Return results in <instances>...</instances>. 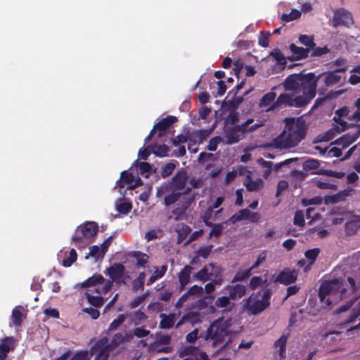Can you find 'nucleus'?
<instances>
[{"label": "nucleus", "mask_w": 360, "mask_h": 360, "mask_svg": "<svg viewBox=\"0 0 360 360\" xmlns=\"http://www.w3.org/2000/svg\"><path fill=\"white\" fill-rule=\"evenodd\" d=\"M98 231V225L95 221H86L77 227L72 242L77 246L81 247L90 242Z\"/></svg>", "instance_id": "2"}, {"label": "nucleus", "mask_w": 360, "mask_h": 360, "mask_svg": "<svg viewBox=\"0 0 360 360\" xmlns=\"http://www.w3.org/2000/svg\"><path fill=\"white\" fill-rule=\"evenodd\" d=\"M243 184L248 191L255 192L263 188L264 181L261 178L252 180L250 176H248Z\"/></svg>", "instance_id": "27"}, {"label": "nucleus", "mask_w": 360, "mask_h": 360, "mask_svg": "<svg viewBox=\"0 0 360 360\" xmlns=\"http://www.w3.org/2000/svg\"><path fill=\"white\" fill-rule=\"evenodd\" d=\"M160 317L162 320L160 323V327L164 329L171 328L174 324V315L169 314L166 315L165 314H161Z\"/></svg>", "instance_id": "35"}, {"label": "nucleus", "mask_w": 360, "mask_h": 360, "mask_svg": "<svg viewBox=\"0 0 360 360\" xmlns=\"http://www.w3.org/2000/svg\"><path fill=\"white\" fill-rule=\"evenodd\" d=\"M108 275L111 278L112 283L125 284L124 276L125 273V267L120 263H115L106 269Z\"/></svg>", "instance_id": "12"}, {"label": "nucleus", "mask_w": 360, "mask_h": 360, "mask_svg": "<svg viewBox=\"0 0 360 360\" xmlns=\"http://www.w3.org/2000/svg\"><path fill=\"white\" fill-rule=\"evenodd\" d=\"M91 354L89 353L88 350H79L76 352L70 360H90Z\"/></svg>", "instance_id": "57"}, {"label": "nucleus", "mask_w": 360, "mask_h": 360, "mask_svg": "<svg viewBox=\"0 0 360 360\" xmlns=\"http://www.w3.org/2000/svg\"><path fill=\"white\" fill-rule=\"evenodd\" d=\"M189 204L187 202H183L181 206L174 209L172 210L175 221H180L183 219L186 215L187 209L188 208Z\"/></svg>", "instance_id": "34"}, {"label": "nucleus", "mask_w": 360, "mask_h": 360, "mask_svg": "<svg viewBox=\"0 0 360 360\" xmlns=\"http://www.w3.org/2000/svg\"><path fill=\"white\" fill-rule=\"evenodd\" d=\"M299 41L304 45L307 47L306 49H309V52H311V49H314L316 46L313 36L301 34L299 37Z\"/></svg>", "instance_id": "41"}, {"label": "nucleus", "mask_w": 360, "mask_h": 360, "mask_svg": "<svg viewBox=\"0 0 360 360\" xmlns=\"http://www.w3.org/2000/svg\"><path fill=\"white\" fill-rule=\"evenodd\" d=\"M177 120L176 117L172 115H167L156 123L153 129L157 133L158 137L166 135L169 128Z\"/></svg>", "instance_id": "13"}, {"label": "nucleus", "mask_w": 360, "mask_h": 360, "mask_svg": "<svg viewBox=\"0 0 360 360\" xmlns=\"http://www.w3.org/2000/svg\"><path fill=\"white\" fill-rule=\"evenodd\" d=\"M269 146L275 149L290 148L287 143L284 132L276 136L270 143Z\"/></svg>", "instance_id": "29"}, {"label": "nucleus", "mask_w": 360, "mask_h": 360, "mask_svg": "<svg viewBox=\"0 0 360 360\" xmlns=\"http://www.w3.org/2000/svg\"><path fill=\"white\" fill-rule=\"evenodd\" d=\"M345 71V68H338L333 71L328 72L326 74L325 77V84L327 86H333L340 82L341 76L338 74L339 72H344Z\"/></svg>", "instance_id": "25"}, {"label": "nucleus", "mask_w": 360, "mask_h": 360, "mask_svg": "<svg viewBox=\"0 0 360 360\" xmlns=\"http://www.w3.org/2000/svg\"><path fill=\"white\" fill-rule=\"evenodd\" d=\"M89 255L95 258L96 262H101L105 257L104 252L98 245H92L89 248Z\"/></svg>", "instance_id": "39"}, {"label": "nucleus", "mask_w": 360, "mask_h": 360, "mask_svg": "<svg viewBox=\"0 0 360 360\" xmlns=\"http://www.w3.org/2000/svg\"><path fill=\"white\" fill-rule=\"evenodd\" d=\"M149 292H146L140 296L136 297L133 300H131L129 304V307L130 309H134L137 307L139 304H141L148 296Z\"/></svg>", "instance_id": "59"}, {"label": "nucleus", "mask_w": 360, "mask_h": 360, "mask_svg": "<svg viewBox=\"0 0 360 360\" xmlns=\"http://www.w3.org/2000/svg\"><path fill=\"white\" fill-rule=\"evenodd\" d=\"M288 335L283 334L274 342V347L279 348V355L281 358L285 357L286 342Z\"/></svg>", "instance_id": "32"}, {"label": "nucleus", "mask_w": 360, "mask_h": 360, "mask_svg": "<svg viewBox=\"0 0 360 360\" xmlns=\"http://www.w3.org/2000/svg\"><path fill=\"white\" fill-rule=\"evenodd\" d=\"M360 316V306L352 308L349 316L345 321V323L354 322Z\"/></svg>", "instance_id": "64"}, {"label": "nucleus", "mask_w": 360, "mask_h": 360, "mask_svg": "<svg viewBox=\"0 0 360 360\" xmlns=\"http://www.w3.org/2000/svg\"><path fill=\"white\" fill-rule=\"evenodd\" d=\"M330 52V49L327 46L323 47H316V46L314 49H311L310 56L311 57H319Z\"/></svg>", "instance_id": "56"}, {"label": "nucleus", "mask_w": 360, "mask_h": 360, "mask_svg": "<svg viewBox=\"0 0 360 360\" xmlns=\"http://www.w3.org/2000/svg\"><path fill=\"white\" fill-rule=\"evenodd\" d=\"M339 288L340 282L338 279H334L330 282L321 284L319 290L320 301L326 306H330L332 302L330 299L326 297L335 292Z\"/></svg>", "instance_id": "7"}, {"label": "nucleus", "mask_w": 360, "mask_h": 360, "mask_svg": "<svg viewBox=\"0 0 360 360\" xmlns=\"http://www.w3.org/2000/svg\"><path fill=\"white\" fill-rule=\"evenodd\" d=\"M301 16V13L298 10L293 9L290 13H283L281 15V20L285 22H290L298 19Z\"/></svg>", "instance_id": "54"}, {"label": "nucleus", "mask_w": 360, "mask_h": 360, "mask_svg": "<svg viewBox=\"0 0 360 360\" xmlns=\"http://www.w3.org/2000/svg\"><path fill=\"white\" fill-rule=\"evenodd\" d=\"M345 226L347 235H354L360 227V216H354L351 220L346 222Z\"/></svg>", "instance_id": "28"}, {"label": "nucleus", "mask_w": 360, "mask_h": 360, "mask_svg": "<svg viewBox=\"0 0 360 360\" xmlns=\"http://www.w3.org/2000/svg\"><path fill=\"white\" fill-rule=\"evenodd\" d=\"M292 96H290L288 94H281L278 96L277 99L274 103H273L271 106L264 110L265 112H269L270 111H274L278 107L281 106H289L292 107Z\"/></svg>", "instance_id": "19"}, {"label": "nucleus", "mask_w": 360, "mask_h": 360, "mask_svg": "<svg viewBox=\"0 0 360 360\" xmlns=\"http://www.w3.org/2000/svg\"><path fill=\"white\" fill-rule=\"evenodd\" d=\"M193 269V268L191 266L186 265L178 274L180 291L184 290L185 287L190 283Z\"/></svg>", "instance_id": "22"}, {"label": "nucleus", "mask_w": 360, "mask_h": 360, "mask_svg": "<svg viewBox=\"0 0 360 360\" xmlns=\"http://www.w3.org/2000/svg\"><path fill=\"white\" fill-rule=\"evenodd\" d=\"M152 153L158 157L164 158L168 156V152L169 148L165 144H161L159 146H153L152 147Z\"/></svg>", "instance_id": "40"}, {"label": "nucleus", "mask_w": 360, "mask_h": 360, "mask_svg": "<svg viewBox=\"0 0 360 360\" xmlns=\"http://www.w3.org/2000/svg\"><path fill=\"white\" fill-rule=\"evenodd\" d=\"M271 56H272L274 59L281 65H285L287 62L286 59L283 54V53L278 49H274L271 53Z\"/></svg>", "instance_id": "60"}, {"label": "nucleus", "mask_w": 360, "mask_h": 360, "mask_svg": "<svg viewBox=\"0 0 360 360\" xmlns=\"http://www.w3.org/2000/svg\"><path fill=\"white\" fill-rule=\"evenodd\" d=\"M349 193L346 190H344L343 191H340L338 193L329 196L330 201L332 203H336L339 201L345 200V197L349 195Z\"/></svg>", "instance_id": "63"}, {"label": "nucleus", "mask_w": 360, "mask_h": 360, "mask_svg": "<svg viewBox=\"0 0 360 360\" xmlns=\"http://www.w3.org/2000/svg\"><path fill=\"white\" fill-rule=\"evenodd\" d=\"M245 136L241 132L237 125L226 127L225 129V138L229 144L236 143L243 140Z\"/></svg>", "instance_id": "17"}, {"label": "nucleus", "mask_w": 360, "mask_h": 360, "mask_svg": "<svg viewBox=\"0 0 360 360\" xmlns=\"http://www.w3.org/2000/svg\"><path fill=\"white\" fill-rule=\"evenodd\" d=\"M289 49L292 53V56L288 58L291 60H299L307 58L309 55V49H305L296 46L294 44H291Z\"/></svg>", "instance_id": "21"}, {"label": "nucleus", "mask_w": 360, "mask_h": 360, "mask_svg": "<svg viewBox=\"0 0 360 360\" xmlns=\"http://www.w3.org/2000/svg\"><path fill=\"white\" fill-rule=\"evenodd\" d=\"M176 168V164L173 162H169L167 163L165 165H164L160 170V174L162 178H166L169 176H170L174 169Z\"/></svg>", "instance_id": "52"}, {"label": "nucleus", "mask_w": 360, "mask_h": 360, "mask_svg": "<svg viewBox=\"0 0 360 360\" xmlns=\"http://www.w3.org/2000/svg\"><path fill=\"white\" fill-rule=\"evenodd\" d=\"M226 292L231 300H238L241 299L247 292V287L243 284L227 285L224 289Z\"/></svg>", "instance_id": "14"}, {"label": "nucleus", "mask_w": 360, "mask_h": 360, "mask_svg": "<svg viewBox=\"0 0 360 360\" xmlns=\"http://www.w3.org/2000/svg\"><path fill=\"white\" fill-rule=\"evenodd\" d=\"M77 254L75 249H72L68 257L63 260V266L65 267H70L74 262L77 261Z\"/></svg>", "instance_id": "49"}, {"label": "nucleus", "mask_w": 360, "mask_h": 360, "mask_svg": "<svg viewBox=\"0 0 360 360\" xmlns=\"http://www.w3.org/2000/svg\"><path fill=\"white\" fill-rule=\"evenodd\" d=\"M15 348V340L12 336L0 340V360H6L8 354Z\"/></svg>", "instance_id": "16"}, {"label": "nucleus", "mask_w": 360, "mask_h": 360, "mask_svg": "<svg viewBox=\"0 0 360 360\" xmlns=\"http://www.w3.org/2000/svg\"><path fill=\"white\" fill-rule=\"evenodd\" d=\"M332 22L334 27L340 25L350 27L354 22L352 13L344 8H340L334 11Z\"/></svg>", "instance_id": "5"}, {"label": "nucleus", "mask_w": 360, "mask_h": 360, "mask_svg": "<svg viewBox=\"0 0 360 360\" xmlns=\"http://www.w3.org/2000/svg\"><path fill=\"white\" fill-rule=\"evenodd\" d=\"M310 101L304 96H298L295 98L292 97V107L302 108L307 105Z\"/></svg>", "instance_id": "58"}, {"label": "nucleus", "mask_w": 360, "mask_h": 360, "mask_svg": "<svg viewBox=\"0 0 360 360\" xmlns=\"http://www.w3.org/2000/svg\"><path fill=\"white\" fill-rule=\"evenodd\" d=\"M240 121L239 113L237 112H231L226 119L227 127L238 125Z\"/></svg>", "instance_id": "51"}, {"label": "nucleus", "mask_w": 360, "mask_h": 360, "mask_svg": "<svg viewBox=\"0 0 360 360\" xmlns=\"http://www.w3.org/2000/svg\"><path fill=\"white\" fill-rule=\"evenodd\" d=\"M320 162L318 160L309 158L303 162V169L306 172L312 171L315 172L318 170Z\"/></svg>", "instance_id": "38"}, {"label": "nucleus", "mask_w": 360, "mask_h": 360, "mask_svg": "<svg viewBox=\"0 0 360 360\" xmlns=\"http://www.w3.org/2000/svg\"><path fill=\"white\" fill-rule=\"evenodd\" d=\"M333 120L338 124L340 125L339 126H336L335 127V130L338 131V132H341V131H343L345 130H346L347 129L351 127H354V124H349L346 121L343 120L342 119V117H336V116H334L333 117Z\"/></svg>", "instance_id": "44"}, {"label": "nucleus", "mask_w": 360, "mask_h": 360, "mask_svg": "<svg viewBox=\"0 0 360 360\" xmlns=\"http://www.w3.org/2000/svg\"><path fill=\"white\" fill-rule=\"evenodd\" d=\"M349 136H347V134H345L340 138L336 139L333 144H335L338 146H342V148H347L349 145H351L352 143L350 142Z\"/></svg>", "instance_id": "62"}, {"label": "nucleus", "mask_w": 360, "mask_h": 360, "mask_svg": "<svg viewBox=\"0 0 360 360\" xmlns=\"http://www.w3.org/2000/svg\"><path fill=\"white\" fill-rule=\"evenodd\" d=\"M221 269L216 266L213 263H210L207 266H205L198 272L194 274L193 277L203 283L209 281L212 276L218 277L221 274Z\"/></svg>", "instance_id": "9"}, {"label": "nucleus", "mask_w": 360, "mask_h": 360, "mask_svg": "<svg viewBox=\"0 0 360 360\" xmlns=\"http://www.w3.org/2000/svg\"><path fill=\"white\" fill-rule=\"evenodd\" d=\"M191 229L189 226L181 224L179 227L176 229V232L178 233V240L179 241L184 240L187 236L191 233Z\"/></svg>", "instance_id": "42"}, {"label": "nucleus", "mask_w": 360, "mask_h": 360, "mask_svg": "<svg viewBox=\"0 0 360 360\" xmlns=\"http://www.w3.org/2000/svg\"><path fill=\"white\" fill-rule=\"evenodd\" d=\"M276 97V94L274 91H270L266 94H265L262 98L259 101V105L260 108H268L271 105L274 103V100Z\"/></svg>", "instance_id": "30"}, {"label": "nucleus", "mask_w": 360, "mask_h": 360, "mask_svg": "<svg viewBox=\"0 0 360 360\" xmlns=\"http://www.w3.org/2000/svg\"><path fill=\"white\" fill-rule=\"evenodd\" d=\"M319 252V248L310 249L305 252L304 255L309 261V265L305 267L304 271H307L310 269V266L315 262Z\"/></svg>", "instance_id": "33"}, {"label": "nucleus", "mask_w": 360, "mask_h": 360, "mask_svg": "<svg viewBox=\"0 0 360 360\" xmlns=\"http://www.w3.org/2000/svg\"><path fill=\"white\" fill-rule=\"evenodd\" d=\"M136 259V265L139 267H145L148 262V255L139 251L134 252L132 255Z\"/></svg>", "instance_id": "45"}, {"label": "nucleus", "mask_w": 360, "mask_h": 360, "mask_svg": "<svg viewBox=\"0 0 360 360\" xmlns=\"http://www.w3.org/2000/svg\"><path fill=\"white\" fill-rule=\"evenodd\" d=\"M141 183V180L139 178L136 180L132 173L124 171L121 173L120 179L116 182V187H119L120 193H122V189L125 186L129 190H133L139 186Z\"/></svg>", "instance_id": "8"}, {"label": "nucleus", "mask_w": 360, "mask_h": 360, "mask_svg": "<svg viewBox=\"0 0 360 360\" xmlns=\"http://www.w3.org/2000/svg\"><path fill=\"white\" fill-rule=\"evenodd\" d=\"M147 319L148 316L141 310H137L133 313V321L135 326L141 325Z\"/></svg>", "instance_id": "50"}, {"label": "nucleus", "mask_w": 360, "mask_h": 360, "mask_svg": "<svg viewBox=\"0 0 360 360\" xmlns=\"http://www.w3.org/2000/svg\"><path fill=\"white\" fill-rule=\"evenodd\" d=\"M306 75L292 74L288 75L284 82L283 86L287 91H292L295 93L300 92V86L305 78Z\"/></svg>", "instance_id": "11"}, {"label": "nucleus", "mask_w": 360, "mask_h": 360, "mask_svg": "<svg viewBox=\"0 0 360 360\" xmlns=\"http://www.w3.org/2000/svg\"><path fill=\"white\" fill-rule=\"evenodd\" d=\"M317 86V79L314 74L309 73L306 75L304 81L300 86V91L308 101H311L316 96Z\"/></svg>", "instance_id": "6"}, {"label": "nucleus", "mask_w": 360, "mask_h": 360, "mask_svg": "<svg viewBox=\"0 0 360 360\" xmlns=\"http://www.w3.org/2000/svg\"><path fill=\"white\" fill-rule=\"evenodd\" d=\"M253 118H248L245 122L238 124L237 127L241 129V132L245 136L247 134L253 132L262 127V123H255Z\"/></svg>", "instance_id": "24"}, {"label": "nucleus", "mask_w": 360, "mask_h": 360, "mask_svg": "<svg viewBox=\"0 0 360 360\" xmlns=\"http://www.w3.org/2000/svg\"><path fill=\"white\" fill-rule=\"evenodd\" d=\"M230 326V320L218 319L210 324L205 333H200V337L212 341V345L215 347L221 343L224 338L229 335Z\"/></svg>", "instance_id": "1"}, {"label": "nucleus", "mask_w": 360, "mask_h": 360, "mask_svg": "<svg viewBox=\"0 0 360 360\" xmlns=\"http://www.w3.org/2000/svg\"><path fill=\"white\" fill-rule=\"evenodd\" d=\"M105 280L104 277L101 274H95L92 276L89 277L85 281L82 283V287L83 288H89L93 287L92 289L94 291H96V288H99L98 285L105 284Z\"/></svg>", "instance_id": "26"}, {"label": "nucleus", "mask_w": 360, "mask_h": 360, "mask_svg": "<svg viewBox=\"0 0 360 360\" xmlns=\"http://www.w3.org/2000/svg\"><path fill=\"white\" fill-rule=\"evenodd\" d=\"M311 174L325 175L328 176L335 177L337 179H342L345 176L342 172H335L330 169H319L315 172H311Z\"/></svg>", "instance_id": "36"}, {"label": "nucleus", "mask_w": 360, "mask_h": 360, "mask_svg": "<svg viewBox=\"0 0 360 360\" xmlns=\"http://www.w3.org/2000/svg\"><path fill=\"white\" fill-rule=\"evenodd\" d=\"M150 349L151 351L157 353L168 354L173 351V347L172 346L160 345L153 343L150 344Z\"/></svg>", "instance_id": "47"}, {"label": "nucleus", "mask_w": 360, "mask_h": 360, "mask_svg": "<svg viewBox=\"0 0 360 360\" xmlns=\"http://www.w3.org/2000/svg\"><path fill=\"white\" fill-rule=\"evenodd\" d=\"M290 148H293L304 139L307 133L303 122H297L288 127L287 131H283Z\"/></svg>", "instance_id": "3"}, {"label": "nucleus", "mask_w": 360, "mask_h": 360, "mask_svg": "<svg viewBox=\"0 0 360 360\" xmlns=\"http://www.w3.org/2000/svg\"><path fill=\"white\" fill-rule=\"evenodd\" d=\"M229 297V295H223L217 297L214 301V306L217 308L222 309L223 312H230L231 311L236 304Z\"/></svg>", "instance_id": "20"}, {"label": "nucleus", "mask_w": 360, "mask_h": 360, "mask_svg": "<svg viewBox=\"0 0 360 360\" xmlns=\"http://www.w3.org/2000/svg\"><path fill=\"white\" fill-rule=\"evenodd\" d=\"M23 313L21 307H16L12 310L11 319L14 326H20L22 324Z\"/></svg>", "instance_id": "37"}, {"label": "nucleus", "mask_w": 360, "mask_h": 360, "mask_svg": "<svg viewBox=\"0 0 360 360\" xmlns=\"http://www.w3.org/2000/svg\"><path fill=\"white\" fill-rule=\"evenodd\" d=\"M188 176L185 171H178L172 178L170 187L174 191H182L186 185Z\"/></svg>", "instance_id": "18"}, {"label": "nucleus", "mask_w": 360, "mask_h": 360, "mask_svg": "<svg viewBox=\"0 0 360 360\" xmlns=\"http://www.w3.org/2000/svg\"><path fill=\"white\" fill-rule=\"evenodd\" d=\"M126 319V316L124 314H120L115 319H114L111 323L110 324L108 328V333L110 331H113L117 330L121 324H122Z\"/></svg>", "instance_id": "46"}, {"label": "nucleus", "mask_w": 360, "mask_h": 360, "mask_svg": "<svg viewBox=\"0 0 360 360\" xmlns=\"http://www.w3.org/2000/svg\"><path fill=\"white\" fill-rule=\"evenodd\" d=\"M341 93V91H337V92H335V93H333V94H328L325 97H323V98H318L315 103H314V105L313 106V108H318L319 106H322L324 105L326 101L328 99V98H334V97H336L337 96L340 95Z\"/></svg>", "instance_id": "61"}, {"label": "nucleus", "mask_w": 360, "mask_h": 360, "mask_svg": "<svg viewBox=\"0 0 360 360\" xmlns=\"http://www.w3.org/2000/svg\"><path fill=\"white\" fill-rule=\"evenodd\" d=\"M210 227H212V229L209 233V238L212 237H219L221 235L224 226L223 224H213Z\"/></svg>", "instance_id": "53"}, {"label": "nucleus", "mask_w": 360, "mask_h": 360, "mask_svg": "<svg viewBox=\"0 0 360 360\" xmlns=\"http://www.w3.org/2000/svg\"><path fill=\"white\" fill-rule=\"evenodd\" d=\"M112 288V281H106L101 288H96V291L88 289L85 292V297L88 302L96 308H99L104 304V298L102 295H105Z\"/></svg>", "instance_id": "4"}, {"label": "nucleus", "mask_w": 360, "mask_h": 360, "mask_svg": "<svg viewBox=\"0 0 360 360\" xmlns=\"http://www.w3.org/2000/svg\"><path fill=\"white\" fill-rule=\"evenodd\" d=\"M124 342V338H123V334L121 333H117L114 335L112 337L110 342L108 343V345L112 347V349L114 350L116 349L119 345Z\"/></svg>", "instance_id": "55"}, {"label": "nucleus", "mask_w": 360, "mask_h": 360, "mask_svg": "<svg viewBox=\"0 0 360 360\" xmlns=\"http://www.w3.org/2000/svg\"><path fill=\"white\" fill-rule=\"evenodd\" d=\"M181 194V193L177 192V191H174V190H172V192L170 194L167 195L165 197V198H164L165 205L166 206H169L170 205L175 203L180 198Z\"/></svg>", "instance_id": "48"}, {"label": "nucleus", "mask_w": 360, "mask_h": 360, "mask_svg": "<svg viewBox=\"0 0 360 360\" xmlns=\"http://www.w3.org/2000/svg\"><path fill=\"white\" fill-rule=\"evenodd\" d=\"M297 276L298 274L296 270L286 268L278 274L275 278V282L288 285L295 283L297 279Z\"/></svg>", "instance_id": "15"}, {"label": "nucleus", "mask_w": 360, "mask_h": 360, "mask_svg": "<svg viewBox=\"0 0 360 360\" xmlns=\"http://www.w3.org/2000/svg\"><path fill=\"white\" fill-rule=\"evenodd\" d=\"M251 297H249L245 304L246 309L253 315L259 314L269 307V303L264 302L261 300H257L250 303Z\"/></svg>", "instance_id": "23"}, {"label": "nucleus", "mask_w": 360, "mask_h": 360, "mask_svg": "<svg viewBox=\"0 0 360 360\" xmlns=\"http://www.w3.org/2000/svg\"><path fill=\"white\" fill-rule=\"evenodd\" d=\"M252 274V271L248 269L243 271H238L233 276L231 283L241 282L248 278Z\"/></svg>", "instance_id": "43"}, {"label": "nucleus", "mask_w": 360, "mask_h": 360, "mask_svg": "<svg viewBox=\"0 0 360 360\" xmlns=\"http://www.w3.org/2000/svg\"><path fill=\"white\" fill-rule=\"evenodd\" d=\"M250 217V210L248 209H243L233 214L230 219L229 221L232 224H236V222L248 220Z\"/></svg>", "instance_id": "31"}, {"label": "nucleus", "mask_w": 360, "mask_h": 360, "mask_svg": "<svg viewBox=\"0 0 360 360\" xmlns=\"http://www.w3.org/2000/svg\"><path fill=\"white\" fill-rule=\"evenodd\" d=\"M108 338L104 337L98 340L91 348V351H98L96 360H108L110 352L113 351L108 345Z\"/></svg>", "instance_id": "10"}]
</instances>
